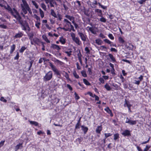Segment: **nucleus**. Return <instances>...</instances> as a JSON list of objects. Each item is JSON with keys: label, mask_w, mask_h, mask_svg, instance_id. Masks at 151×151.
<instances>
[{"label": "nucleus", "mask_w": 151, "mask_h": 151, "mask_svg": "<svg viewBox=\"0 0 151 151\" xmlns=\"http://www.w3.org/2000/svg\"><path fill=\"white\" fill-rule=\"evenodd\" d=\"M4 7L5 9L8 10L9 12L18 21L19 23L21 25L23 30L26 31L27 28V30L28 31L30 30V28L27 23L25 21L22 20L19 13L15 8H13L12 9L8 5H7V6H4Z\"/></svg>", "instance_id": "obj_1"}, {"label": "nucleus", "mask_w": 151, "mask_h": 151, "mask_svg": "<svg viewBox=\"0 0 151 151\" xmlns=\"http://www.w3.org/2000/svg\"><path fill=\"white\" fill-rule=\"evenodd\" d=\"M22 3L20 4V6L22 12L21 13V14L23 17H24V15L27 13L26 10L29 6L26 0H22Z\"/></svg>", "instance_id": "obj_2"}, {"label": "nucleus", "mask_w": 151, "mask_h": 151, "mask_svg": "<svg viewBox=\"0 0 151 151\" xmlns=\"http://www.w3.org/2000/svg\"><path fill=\"white\" fill-rule=\"evenodd\" d=\"M49 66L51 67L52 70L53 71L54 74L57 76L58 78H60L61 77V71L59 70L51 63H49Z\"/></svg>", "instance_id": "obj_3"}, {"label": "nucleus", "mask_w": 151, "mask_h": 151, "mask_svg": "<svg viewBox=\"0 0 151 151\" xmlns=\"http://www.w3.org/2000/svg\"><path fill=\"white\" fill-rule=\"evenodd\" d=\"M53 73L51 71H49L46 73L43 77V80L44 81H47L50 80L52 78Z\"/></svg>", "instance_id": "obj_4"}, {"label": "nucleus", "mask_w": 151, "mask_h": 151, "mask_svg": "<svg viewBox=\"0 0 151 151\" xmlns=\"http://www.w3.org/2000/svg\"><path fill=\"white\" fill-rule=\"evenodd\" d=\"M125 123H128L130 125H135L136 124L137 121L136 120H131L128 117H127Z\"/></svg>", "instance_id": "obj_5"}, {"label": "nucleus", "mask_w": 151, "mask_h": 151, "mask_svg": "<svg viewBox=\"0 0 151 151\" xmlns=\"http://www.w3.org/2000/svg\"><path fill=\"white\" fill-rule=\"evenodd\" d=\"M78 34L80 37L81 40L83 41L84 42L86 40V39L87 38V36L86 35L84 34L82 32H78Z\"/></svg>", "instance_id": "obj_6"}, {"label": "nucleus", "mask_w": 151, "mask_h": 151, "mask_svg": "<svg viewBox=\"0 0 151 151\" xmlns=\"http://www.w3.org/2000/svg\"><path fill=\"white\" fill-rule=\"evenodd\" d=\"M59 28L61 29H63L65 31H69L70 32L71 31V29H70L68 23H66L64 26L63 27H59Z\"/></svg>", "instance_id": "obj_7"}, {"label": "nucleus", "mask_w": 151, "mask_h": 151, "mask_svg": "<svg viewBox=\"0 0 151 151\" xmlns=\"http://www.w3.org/2000/svg\"><path fill=\"white\" fill-rule=\"evenodd\" d=\"M51 48L53 49L56 50L58 51V52L61 49L60 46L55 44H51Z\"/></svg>", "instance_id": "obj_8"}, {"label": "nucleus", "mask_w": 151, "mask_h": 151, "mask_svg": "<svg viewBox=\"0 0 151 151\" xmlns=\"http://www.w3.org/2000/svg\"><path fill=\"white\" fill-rule=\"evenodd\" d=\"M33 41L34 42L35 44H37L39 45L40 43H41L40 40L37 37H35L33 39Z\"/></svg>", "instance_id": "obj_9"}, {"label": "nucleus", "mask_w": 151, "mask_h": 151, "mask_svg": "<svg viewBox=\"0 0 151 151\" xmlns=\"http://www.w3.org/2000/svg\"><path fill=\"white\" fill-rule=\"evenodd\" d=\"M122 134L124 136H130V131L128 130H125L122 133Z\"/></svg>", "instance_id": "obj_10"}, {"label": "nucleus", "mask_w": 151, "mask_h": 151, "mask_svg": "<svg viewBox=\"0 0 151 151\" xmlns=\"http://www.w3.org/2000/svg\"><path fill=\"white\" fill-rule=\"evenodd\" d=\"M81 129L83 131L84 133L85 134L88 132V128L84 125L81 126Z\"/></svg>", "instance_id": "obj_11"}, {"label": "nucleus", "mask_w": 151, "mask_h": 151, "mask_svg": "<svg viewBox=\"0 0 151 151\" xmlns=\"http://www.w3.org/2000/svg\"><path fill=\"white\" fill-rule=\"evenodd\" d=\"M102 129L101 126H98L96 130V132L97 133L100 134L101 132Z\"/></svg>", "instance_id": "obj_12"}, {"label": "nucleus", "mask_w": 151, "mask_h": 151, "mask_svg": "<svg viewBox=\"0 0 151 151\" xmlns=\"http://www.w3.org/2000/svg\"><path fill=\"white\" fill-rule=\"evenodd\" d=\"M73 40L76 44L78 45H80L81 44V42L78 37H76Z\"/></svg>", "instance_id": "obj_13"}, {"label": "nucleus", "mask_w": 151, "mask_h": 151, "mask_svg": "<svg viewBox=\"0 0 151 151\" xmlns=\"http://www.w3.org/2000/svg\"><path fill=\"white\" fill-rule=\"evenodd\" d=\"M104 110L107 112L108 114H110L111 116H112L113 115L111 110L109 109V108L108 107L104 109Z\"/></svg>", "instance_id": "obj_14"}, {"label": "nucleus", "mask_w": 151, "mask_h": 151, "mask_svg": "<svg viewBox=\"0 0 151 151\" xmlns=\"http://www.w3.org/2000/svg\"><path fill=\"white\" fill-rule=\"evenodd\" d=\"M23 147L22 143H19V144L17 145L15 147V151H17V150Z\"/></svg>", "instance_id": "obj_15"}, {"label": "nucleus", "mask_w": 151, "mask_h": 151, "mask_svg": "<svg viewBox=\"0 0 151 151\" xmlns=\"http://www.w3.org/2000/svg\"><path fill=\"white\" fill-rule=\"evenodd\" d=\"M59 41L62 44H64L66 42L65 39L63 37H60Z\"/></svg>", "instance_id": "obj_16"}, {"label": "nucleus", "mask_w": 151, "mask_h": 151, "mask_svg": "<svg viewBox=\"0 0 151 151\" xmlns=\"http://www.w3.org/2000/svg\"><path fill=\"white\" fill-rule=\"evenodd\" d=\"M23 35V34L21 32H19L18 33H17L14 36V37L15 38H20L22 37Z\"/></svg>", "instance_id": "obj_17"}, {"label": "nucleus", "mask_w": 151, "mask_h": 151, "mask_svg": "<svg viewBox=\"0 0 151 151\" xmlns=\"http://www.w3.org/2000/svg\"><path fill=\"white\" fill-rule=\"evenodd\" d=\"M29 122L30 124L32 125H34L35 126H37L38 125V123L37 122L35 121H32L29 120Z\"/></svg>", "instance_id": "obj_18"}, {"label": "nucleus", "mask_w": 151, "mask_h": 151, "mask_svg": "<svg viewBox=\"0 0 151 151\" xmlns=\"http://www.w3.org/2000/svg\"><path fill=\"white\" fill-rule=\"evenodd\" d=\"M15 45L14 44H13L12 46H11V49L10 51V54H12L14 51L15 50Z\"/></svg>", "instance_id": "obj_19"}, {"label": "nucleus", "mask_w": 151, "mask_h": 151, "mask_svg": "<svg viewBox=\"0 0 151 151\" xmlns=\"http://www.w3.org/2000/svg\"><path fill=\"white\" fill-rule=\"evenodd\" d=\"M119 138V134L118 133L114 134V140L116 141L117 139Z\"/></svg>", "instance_id": "obj_20"}, {"label": "nucleus", "mask_w": 151, "mask_h": 151, "mask_svg": "<svg viewBox=\"0 0 151 151\" xmlns=\"http://www.w3.org/2000/svg\"><path fill=\"white\" fill-rule=\"evenodd\" d=\"M108 56L113 62H116V59L111 54L109 53L108 55Z\"/></svg>", "instance_id": "obj_21"}, {"label": "nucleus", "mask_w": 151, "mask_h": 151, "mask_svg": "<svg viewBox=\"0 0 151 151\" xmlns=\"http://www.w3.org/2000/svg\"><path fill=\"white\" fill-rule=\"evenodd\" d=\"M50 13L51 15L55 18H57V16L54 10L52 9H51Z\"/></svg>", "instance_id": "obj_22"}, {"label": "nucleus", "mask_w": 151, "mask_h": 151, "mask_svg": "<svg viewBox=\"0 0 151 151\" xmlns=\"http://www.w3.org/2000/svg\"><path fill=\"white\" fill-rule=\"evenodd\" d=\"M87 28H88L89 30L91 31V32L94 34H96V32L94 30L93 28L91 27H88Z\"/></svg>", "instance_id": "obj_23"}, {"label": "nucleus", "mask_w": 151, "mask_h": 151, "mask_svg": "<svg viewBox=\"0 0 151 151\" xmlns=\"http://www.w3.org/2000/svg\"><path fill=\"white\" fill-rule=\"evenodd\" d=\"M83 81L85 84L87 86H90L91 83L86 79H83Z\"/></svg>", "instance_id": "obj_24"}, {"label": "nucleus", "mask_w": 151, "mask_h": 151, "mask_svg": "<svg viewBox=\"0 0 151 151\" xmlns=\"http://www.w3.org/2000/svg\"><path fill=\"white\" fill-rule=\"evenodd\" d=\"M125 103L124 104V106L125 107H131V105L130 104L129 102V101H127L125 100Z\"/></svg>", "instance_id": "obj_25"}, {"label": "nucleus", "mask_w": 151, "mask_h": 151, "mask_svg": "<svg viewBox=\"0 0 151 151\" xmlns=\"http://www.w3.org/2000/svg\"><path fill=\"white\" fill-rule=\"evenodd\" d=\"M45 2L46 4H48L49 3H50V5L51 7H53L54 6L53 4H52V0H45Z\"/></svg>", "instance_id": "obj_26"}, {"label": "nucleus", "mask_w": 151, "mask_h": 151, "mask_svg": "<svg viewBox=\"0 0 151 151\" xmlns=\"http://www.w3.org/2000/svg\"><path fill=\"white\" fill-rule=\"evenodd\" d=\"M33 17L37 20V21L36 22H40V17L38 16L36 14H34Z\"/></svg>", "instance_id": "obj_27"}, {"label": "nucleus", "mask_w": 151, "mask_h": 151, "mask_svg": "<svg viewBox=\"0 0 151 151\" xmlns=\"http://www.w3.org/2000/svg\"><path fill=\"white\" fill-rule=\"evenodd\" d=\"M28 36L29 37V39L30 40H32V39L34 35L33 33L32 32H31L28 34Z\"/></svg>", "instance_id": "obj_28"}, {"label": "nucleus", "mask_w": 151, "mask_h": 151, "mask_svg": "<svg viewBox=\"0 0 151 151\" xmlns=\"http://www.w3.org/2000/svg\"><path fill=\"white\" fill-rule=\"evenodd\" d=\"M104 87L107 91H110L111 89L110 87L107 83H106Z\"/></svg>", "instance_id": "obj_29"}, {"label": "nucleus", "mask_w": 151, "mask_h": 151, "mask_svg": "<svg viewBox=\"0 0 151 151\" xmlns=\"http://www.w3.org/2000/svg\"><path fill=\"white\" fill-rule=\"evenodd\" d=\"M100 17H101L100 19L99 20L101 22H106V19L105 18L103 17L101 15H99Z\"/></svg>", "instance_id": "obj_30"}, {"label": "nucleus", "mask_w": 151, "mask_h": 151, "mask_svg": "<svg viewBox=\"0 0 151 151\" xmlns=\"http://www.w3.org/2000/svg\"><path fill=\"white\" fill-rule=\"evenodd\" d=\"M95 41L96 42L98 45H101L102 43V41L100 39H96Z\"/></svg>", "instance_id": "obj_31"}, {"label": "nucleus", "mask_w": 151, "mask_h": 151, "mask_svg": "<svg viewBox=\"0 0 151 151\" xmlns=\"http://www.w3.org/2000/svg\"><path fill=\"white\" fill-rule=\"evenodd\" d=\"M73 75L76 78L78 79L79 78V76L77 74L75 70L73 71Z\"/></svg>", "instance_id": "obj_32"}, {"label": "nucleus", "mask_w": 151, "mask_h": 151, "mask_svg": "<svg viewBox=\"0 0 151 151\" xmlns=\"http://www.w3.org/2000/svg\"><path fill=\"white\" fill-rule=\"evenodd\" d=\"M26 49V47L25 46H22L21 48L19 50V52L20 53H22Z\"/></svg>", "instance_id": "obj_33"}, {"label": "nucleus", "mask_w": 151, "mask_h": 151, "mask_svg": "<svg viewBox=\"0 0 151 151\" xmlns=\"http://www.w3.org/2000/svg\"><path fill=\"white\" fill-rule=\"evenodd\" d=\"M63 72L65 73V74L62 73V74L68 80H69L70 78H69V76L68 74L66 72H65L63 71Z\"/></svg>", "instance_id": "obj_34"}, {"label": "nucleus", "mask_w": 151, "mask_h": 151, "mask_svg": "<svg viewBox=\"0 0 151 151\" xmlns=\"http://www.w3.org/2000/svg\"><path fill=\"white\" fill-rule=\"evenodd\" d=\"M65 17L68 19L70 21H71L72 20L74 19V18L72 16H70L68 15H66L65 16Z\"/></svg>", "instance_id": "obj_35"}, {"label": "nucleus", "mask_w": 151, "mask_h": 151, "mask_svg": "<svg viewBox=\"0 0 151 151\" xmlns=\"http://www.w3.org/2000/svg\"><path fill=\"white\" fill-rule=\"evenodd\" d=\"M41 24L40 22H35V26L38 29L40 28V26Z\"/></svg>", "instance_id": "obj_36"}, {"label": "nucleus", "mask_w": 151, "mask_h": 151, "mask_svg": "<svg viewBox=\"0 0 151 151\" xmlns=\"http://www.w3.org/2000/svg\"><path fill=\"white\" fill-rule=\"evenodd\" d=\"M39 11L41 17L43 18L44 17V12L40 8L39 9Z\"/></svg>", "instance_id": "obj_37"}, {"label": "nucleus", "mask_w": 151, "mask_h": 151, "mask_svg": "<svg viewBox=\"0 0 151 151\" xmlns=\"http://www.w3.org/2000/svg\"><path fill=\"white\" fill-rule=\"evenodd\" d=\"M32 2L33 4L35 6V8L36 9H38V6L37 5V4L34 1H32Z\"/></svg>", "instance_id": "obj_38"}, {"label": "nucleus", "mask_w": 151, "mask_h": 151, "mask_svg": "<svg viewBox=\"0 0 151 151\" xmlns=\"http://www.w3.org/2000/svg\"><path fill=\"white\" fill-rule=\"evenodd\" d=\"M118 40L119 42L120 43H123L125 42V41L121 37H119Z\"/></svg>", "instance_id": "obj_39"}, {"label": "nucleus", "mask_w": 151, "mask_h": 151, "mask_svg": "<svg viewBox=\"0 0 151 151\" xmlns=\"http://www.w3.org/2000/svg\"><path fill=\"white\" fill-rule=\"evenodd\" d=\"M75 95V98L76 100H78L80 98V97L78 95V94L75 92L74 93Z\"/></svg>", "instance_id": "obj_40"}, {"label": "nucleus", "mask_w": 151, "mask_h": 151, "mask_svg": "<svg viewBox=\"0 0 151 151\" xmlns=\"http://www.w3.org/2000/svg\"><path fill=\"white\" fill-rule=\"evenodd\" d=\"M105 137V139H106L107 138L111 136L112 135V134L110 133H105L104 134Z\"/></svg>", "instance_id": "obj_41"}, {"label": "nucleus", "mask_w": 151, "mask_h": 151, "mask_svg": "<svg viewBox=\"0 0 151 151\" xmlns=\"http://www.w3.org/2000/svg\"><path fill=\"white\" fill-rule=\"evenodd\" d=\"M42 8L45 10H46V7L45 4L44 3H42L41 4Z\"/></svg>", "instance_id": "obj_42"}, {"label": "nucleus", "mask_w": 151, "mask_h": 151, "mask_svg": "<svg viewBox=\"0 0 151 151\" xmlns=\"http://www.w3.org/2000/svg\"><path fill=\"white\" fill-rule=\"evenodd\" d=\"M81 73L82 74V76L84 77H87V75L85 71H82L81 72Z\"/></svg>", "instance_id": "obj_43"}, {"label": "nucleus", "mask_w": 151, "mask_h": 151, "mask_svg": "<svg viewBox=\"0 0 151 151\" xmlns=\"http://www.w3.org/2000/svg\"><path fill=\"white\" fill-rule=\"evenodd\" d=\"M150 147V146L146 145V147L144 149V151H147Z\"/></svg>", "instance_id": "obj_44"}, {"label": "nucleus", "mask_w": 151, "mask_h": 151, "mask_svg": "<svg viewBox=\"0 0 151 151\" xmlns=\"http://www.w3.org/2000/svg\"><path fill=\"white\" fill-rule=\"evenodd\" d=\"M85 50L86 52V53L90 54V51L88 47H86L85 48Z\"/></svg>", "instance_id": "obj_45"}, {"label": "nucleus", "mask_w": 151, "mask_h": 151, "mask_svg": "<svg viewBox=\"0 0 151 151\" xmlns=\"http://www.w3.org/2000/svg\"><path fill=\"white\" fill-rule=\"evenodd\" d=\"M26 11H28L29 14H30L31 15H32V12L31 11V9L29 7L26 10Z\"/></svg>", "instance_id": "obj_46"}, {"label": "nucleus", "mask_w": 151, "mask_h": 151, "mask_svg": "<svg viewBox=\"0 0 151 151\" xmlns=\"http://www.w3.org/2000/svg\"><path fill=\"white\" fill-rule=\"evenodd\" d=\"M19 57V54L18 52H17V55L14 57V59L15 60H17L18 59Z\"/></svg>", "instance_id": "obj_47"}, {"label": "nucleus", "mask_w": 151, "mask_h": 151, "mask_svg": "<svg viewBox=\"0 0 151 151\" xmlns=\"http://www.w3.org/2000/svg\"><path fill=\"white\" fill-rule=\"evenodd\" d=\"M147 0H140L138 1V2L140 4H142L144 3H145Z\"/></svg>", "instance_id": "obj_48"}, {"label": "nucleus", "mask_w": 151, "mask_h": 151, "mask_svg": "<svg viewBox=\"0 0 151 151\" xmlns=\"http://www.w3.org/2000/svg\"><path fill=\"white\" fill-rule=\"evenodd\" d=\"M104 41L105 42L109 44H111V42L109 40L107 39H105L104 40Z\"/></svg>", "instance_id": "obj_49"}, {"label": "nucleus", "mask_w": 151, "mask_h": 151, "mask_svg": "<svg viewBox=\"0 0 151 151\" xmlns=\"http://www.w3.org/2000/svg\"><path fill=\"white\" fill-rule=\"evenodd\" d=\"M72 51H65V53L67 54L68 56L70 57L71 55Z\"/></svg>", "instance_id": "obj_50"}, {"label": "nucleus", "mask_w": 151, "mask_h": 151, "mask_svg": "<svg viewBox=\"0 0 151 151\" xmlns=\"http://www.w3.org/2000/svg\"><path fill=\"white\" fill-rule=\"evenodd\" d=\"M112 86L115 88L116 90H118L119 87L117 84H116L113 83L112 84Z\"/></svg>", "instance_id": "obj_51"}, {"label": "nucleus", "mask_w": 151, "mask_h": 151, "mask_svg": "<svg viewBox=\"0 0 151 151\" xmlns=\"http://www.w3.org/2000/svg\"><path fill=\"white\" fill-rule=\"evenodd\" d=\"M44 40L47 43H50V41L47 38L46 36H42Z\"/></svg>", "instance_id": "obj_52"}, {"label": "nucleus", "mask_w": 151, "mask_h": 151, "mask_svg": "<svg viewBox=\"0 0 151 151\" xmlns=\"http://www.w3.org/2000/svg\"><path fill=\"white\" fill-rule=\"evenodd\" d=\"M108 37L111 40H113L114 39V37L113 36V35L111 34H109L108 35Z\"/></svg>", "instance_id": "obj_53"}, {"label": "nucleus", "mask_w": 151, "mask_h": 151, "mask_svg": "<svg viewBox=\"0 0 151 151\" xmlns=\"http://www.w3.org/2000/svg\"><path fill=\"white\" fill-rule=\"evenodd\" d=\"M93 97L95 98V100L96 101H99V97L98 96H96V95L95 94H93Z\"/></svg>", "instance_id": "obj_54"}, {"label": "nucleus", "mask_w": 151, "mask_h": 151, "mask_svg": "<svg viewBox=\"0 0 151 151\" xmlns=\"http://www.w3.org/2000/svg\"><path fill=\"white\" fill-rule=\"evenodd\" d=\"M80 123H77L75 126V129L80 128Z\"/></svg>", "instance_id": "obj_55"}, {"label": "nucleus", "mask_w": 151, "mask_h": 151, "mask_svg": "<svg viewBox=\"0 0 151 151\" xmlns=\"http://www.w3.org/2000/svg\"><path fill=\"white\" fill-rule=\"evenodd\" d=\"M99 80L101 83H104V80L102 78H100L99 79Z\"/></svg>", "instance_id": "obj_56"}, {"label": "nucleus", "mask_w": 151, "mask_h": 151, "mask_svg": "<svg viewBox=\"0 0 151 151\" xmlns=\"http://www.w3.org/2000/svg\"><path fill=\"white\" fill-rule=\"evenodd\" d=\"M0 100L5 103H6L7 102V100L6 99H4V98L3 97H1V98Z\"/></svg>", "instance_id": "obj_57"}, {"label": "nucleus", "mask_w": 151, "mask_h": 151, "mask_svg": "<svg viewBox=\"0 0 151 151\" xmlns=\"http://www.w3.org/2000/svg\"><path fill=\"white\" fill-rule=\"evenodd\" d=\"M0 27L3 29H6L7 27L4 24H0Z\"/></svg>", "instance_id": "obj_58"}, {"label": "nucleus", "mask_w": 151, "mask_h": 151, "mask_svg": "<svg viewBox=\"0 0 151 151\" xmlns=\"http://www.w3.org/2000/svg\"><path fill=\"white\" fill-rule=\"evenodd\" d=\"M70 24V29H71V30H72L73 32H75V30L73 26L71 24V23Z\"/></svg>", "instance_id": "obj_59"}, {"label": "nucleus", "mask_w": 151, "mask_h": 151, "mask_svg": "<svg viewBox=\"0 0 151 151\" xmlns=\"http://www.w3.org/2000/svg\"><path fill=\"white\" fill-rule=\"evenodd\" d=\"M67 87L70 91H72L73 90L72 87H71V86L69 84H67Z\"/></svg>", "instance_id": "obj_60"}, {"label": "nucleus", "mask_w": 151, "mask_h": 151, "mask_svg": "<svg viewBox=\"0 0 151 151\" xmlns=\"http://www.w3.org/2000/svg\"><path fill=\"white\" fill-rule=\"evenodd\" d=\"M4 142H5L4 140L1 141V142H0V148L4 145Z\"/></svg>", "instance_id": "obj_61"}, {"label": "nucleus", "mask_w": 151, "mask_h": 151, "mask_svg": "<svg viewBox=\"0 0 151 151\" xmlns=\"http://www.w3.org/2000/svg\"><path fill=\"white\" fill-rule=\"evenodd\" d=\"M41 43L42 46V50L44 51L45 50V46L44 45V43L42 42H41Z\"/></svg>", "instance_id": "obj_62"}, {"label": "nucleus", "mask_w": 151, "mask_h": 151, "mask_svg": "<svg viewBox=\"0 0 151 151\" xmlns=\"http://www.w3.org/2000/svg\"><path fill=\"white\" fill-rule=\"evenodd\" d=\"M110 50L111 51L114 52H117V50L115 48H111L110 49Z\"/></svg>", "instance_id": "obj_63"}, {"label": "nucleus", "mask_w": 151, "mask_h": 151, "mask_svg": "<svg viewBox=\"0 0 151 151\" xmlns=\"http://www.w3.org/2000/svg\"><path fill=\"white\" fill-rule=\"evenodd\" d=\"M58 19L60 20H61L62 19V16L60 14H58Z\"/></svg>", "instance_id": "obj_64"}]
</instances>
